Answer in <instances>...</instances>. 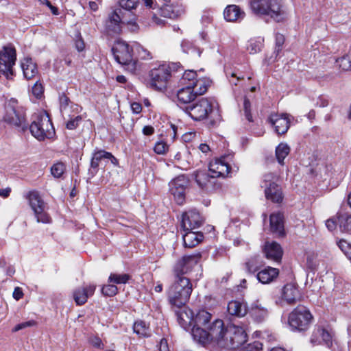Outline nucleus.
I'll return each instance as SVG.
<instances>
[{
    "instance_id": "nucleus-1",
    "label": "nucleus",
    "mask_w": 351,
    "mask_h": 351,
    "mask_svg": "<svg viewBox=\"0 0 351 351\" xmlns=\"http://www.w3.org/2000/svg\"><path fill=\"white\" fill-rule=\"evenodd\" d=\"M200 258L199 254H193L183 256L176 263L173 268L174 282L167 291L169 302L172 306L181 308L189 301L193 285L189 278L184 275L191 271Z\"/></svg>"
},
{
    "instance_id": "nucleus-2",
    "label": "nucleus",
    "mask_w": 351,
    "mask_h": 351,
    "mask_svg": "<svg viewBox=\"0 0 351 351\" xmlns=\"http://www.w3.org/2000/svg\"><path fill=\"white\" fill-rule=\"evenodd\" d=\"M250 5L254 14L268 16L278 23L288 18V12L282 0H251Z\"/></svg>"
},
{
    "instance_id": "nucleus-3",
    "label": "nucleus",
    "mask_w": 351,
    "mask_h": 351,
    "mask_svg": "<svg viewBox=\"0 0 351 351\" xmlns=\"http://www.w3.org/2000/svg\"><path fill=\"white\" fill-rule=\"evenodd\" d=\"M228 327H225L221 319H215L207 326V329L195 328L192 330L194 340L202 345L215 343L219 346H224L228 333Z\"/></svg>"
},
{
    "instance_id": "nucleus-4",
    "label": "nucleus",
    "mask_w": 351,
    "mask_h": 351,
    "mask_svg": "<svg viewBox=\"0 0 351 351\" xmlns=\"http://www.w3.org/2000/svg\"><path fill=\"white\" fill-rule=\"evenodd\" d=\"M5 109L3 119L5 122L23 131L27 128L25 109L19 104L16 99H9L5 104Z\"/></svg>"
},
{
    "instance_id": "nucleus-5",
    "label": "nucleus",
    "mask_w": 351,
    "mask_h": 351,
    "mask_svg": "<svg viewBox=\"0 0 351 351\" xmlns=\"http://www.w3.org/2000/svg\"><path fill=\"white\" fill-rule=\"evenodd\" d=\"M174 64H162L153 68L149 73L148 84L155 90L162 91L167 87Z\"/></svg>"
},
{
    "instance_id": "nucleus-6",
    "label": "nucleus",
    "mask_w": 351,
    "mask_h": 351,
    "mask_svg": "<svg viewBox=\"0 0 351 351\" xmlns=\"http://www.w3.org/2000/svg\"><path fill=\"white\" fill-rule=\"evenodd\" d=\"M280 177L275 173L268 172L263 175L261 186L264 189L267 199L274 203H281L284 195L279 184Z\"/></svg>"
},
{
    "instance_id": "nucleus-7",
    "label": "nucleus",
    "mask_w": 351,
    "mask_h": 351,
    "mask_svg": "<svg viewBox=\"0 0 351 351\" xmlns=\"http://www.w3.org/2000/svg\"><path fill=\"white\" fill-rule=\"evenodd\" d=\"M32 134L38 141L51 138L55 134V130L48 114H40L33 121L29 126Z\"/></svg>"
},
{
    "instance_id": "nucleus-8",
    "label": "nucleus",
    "mask_w": 351,
    "mask_h": 351,
    "mask_svg": "<svg viewBox=\"0 0 351 351\" xmlns=\"http://www.w3.org/2000/svg\"><path fill=\"white\" fill-rule=\"evenodd\" d=\"M313 315L304 306H298L289 316V324L294 330H306L313 320Z\"/></svg>"
},
{
    "instance_id": "nucleus-9",
    "label": "nucleus",
    "mask_w": 351,
    "mask_h": 351,
    "mask_svg": "<svg viewBox=\"0 0 351 351\" xmlns=\"http://www.w3.org/2000/svg\"><path fill=\"white\" fill-rule=\"evenodd\" d=\"M112 51L118 63L127 66V69L130 71H135L136 62L133 60L132 49L127 43L117 40L112 47Z\"/></svg>"
},
{
    "instance_id": "nucleus-10",
    "label": "nucleus",
    "mask_w": 351,
    "mask_h": 351,
    "mask_svg": "<svg viewBox=\"0 0 351 351\" xmlns=\"http://www.w3.org/2000/svg\"><path fill=\"white\" fill-rule=\"evenodd\" d=\"M213 103L207 98H202L184 108V112L193 120L200 121L208 117L213 111Z\"/></svg>"
},
{
    "instance_id": "nucleus-11",
    "label": "nucleus",
    "mask_w": 351,
    "mask_h": 351,
    "mask_svg": "<svg viewBox=\"0 0 351 351\" xmlns=\"http://www.w3.org/2000/svg\"><path fill=\"white\" fill-rule=\"evenodd\" d=\"M26 198L28 200L29 206L34 213L37 222H42L45 223H49L51 219L48 214L45 211V203L38 192L35 191H30L27 193Z\"/></svg>"
},
{
    "instance_id": "nucleus-12",
    "label": "nucleus",
    "mask_w": 351,
    "mask_h": 351,
    "mask_svg": "<svg viewBox=\"0 0 351 351\" xmlns=\"http://www.w3.org/2000/svg\"><path fill=\"white\" fill-rule=\"evenodd\" d=\"M227 332L223 348L237 349L247 341V334L242 327L230 326Z\"/></svg>"
},
{
    "instance_id": "nucleus-13",
    "label": "nucleus",
    "mask_w": 351,
    "mask_h": 351,
    "mask_svg": "<svg viewBox=\"0 0 351 351\" xmlns=\"http://www.w3.org/2000/svg\"><path fill=\"white\" fill-rule=\"evenodd\" d=\"M16 61V51L12 47H4L0 51V74L7 78L13 75L12 66Z\"/></svg>"
},
{
    "instance_id": "nucleus-14",
    "label": "nucleus",
    "mask_w": 351,
    "mask_h": 351,
    "mask_svg": "<svg viewBox=\"0 0 351 351\" xmlns=\"http://www.w3.org/2000/svg\"><path fill=\"white\" fill-rule=\"evenodd\" d=\"M188 180L184 176H179L172 180L169 184V192L178 204H182L185 199V190Z\"/></svg>"
},
{
    "instance_id": "nucleus-15",
    "label": "nucleus",
    "mask_w": 351,
    "mask_h": 351,
    "mask_svg": "<svg viewBox=\"0 0 351 351\" xmlns=\"http://www.w3.org/2000/svg\"><path fill=\"white\" fill-rule=\"evenodd\" d=\"M125 14L121 9H117L110 13L106 22V32L110 36L117 35L121 32V25L124 24L123 15Z\"/></svg>"
},
{
    "instance_id": "nucleus-16",
    "label": "nucleus",
    "mask_w": 351,
    "mask_h": 351,
    "mask_svg": "<svg viewBox=\"0 0 351 351\" xmlns=\"http://www.w3.org/2000/svg\"><path fill=\"white\" fill-rule=\"evenodd\" d=\"M332 334L321 326H315L311 336L310 342L313 345L324 343L329 348L333 347Z\"/></svg>"
},
{
    "instance_id": "nucleus-17",
    "label": "nucleus",
    "mask_w": 351,
    "mask_h": 351,
    "mask_svg": "<svg viewBox=\"0 0 351 351\" xmlns=\"http://www.w3.org/2000/svg\"><path fill=\"white\" fill-rule=\"evenodd\" d=\"M208 170L211 173V176L215 179L216 178H225L227 176L230 170V167L227 161V157L223 156L210 162Z\"/></svg>"
},
{
    "instance_id": "nucleus-18",
    "label": "nucleus",
    "mask_w": 351,
    "mask_h": 351,
    "mask_svg": "<svg viewBox=\"0 0 351 351\" xmlns=\"http://www.w3.org/2000/svg\"><path fill=\"white\" fill-rule=\"evenodd\" d=\"M203 222V218L196 210H191L182 215V227L184 230H192L199 228Z\"/></svg>"
},
{
    "instance_id": "nucleus-19",
    "label": "nucleus",
    "mask_w": 351,
    "mask_h": 351,
    "mask_svg": "<svg viewBox=\"0 0 351 351\" xmlns=\"http://www.w3.org/2000/svg\"><path fill=\"white\" fill-rule=\"evenodd\" d=\"M268 120L278 134H285L290 127V119L287 114H271Z\"/></svg>"
},
{
    "instance_id": "nucleus-20",
    "label": "nucleus",
    "mask_w": 351,
    "mask_h": 351,
    "mask_svg": "<svg viewBox=\"0 0 351 351\" xmlns=\"http://www.w3.org/2000/svg\"><path fill=\"white\" fill-rule=\"evenodd\" d=\"M191 176L201 189L208 191L214 188L215 178L206 170L195 171Z\"/></svg>"
},
{
    "instance_id": "nucleus-21",
    "label": "nucleus",
    "mask_w": 351,
    "mask_h": 351,
    "mask_svg": "<svg viewBox=\"0 0 351 351\" xmlns=\"http://www.w3.org/2000/svg\"><path fill=\"white\" fill-rule=\"evenodd\" d=\"M197 97L193 88L190 85H186L184 87L179 89L177 92V104L180 108L184 110L186 108L191 104L195 97Z\"/></svg>"
},
{
    "instance_id": "nucleus-22",
    "label": "nucleus",
    "mask_w": 351,
    "mask_h": 351,
    "mask_svg": "<svg viewBox=\"0 0 351 351\" xmlns=\"http://www.w3.org/2000/svg\"><path fill=\"white\" fill-rule=\"evenodd\" d=\"M263 252L265 257L270 261L280 263L282 259L283 251L280 244L276 241L266 242L264 245Z\"/></svg>"
},
{
    "instance_id": "nucleus-23",
    "label": "nucleus",
    "mask_w": 351,
    "mask_h": 351,
    "mask_svg": "<svg viewBox=\"0 0 351 351\" xmlns=\"http://www.w3.org/2000/svg\"><path fill=\"white\" fill-rule=\"evenodd\" d=\"M96 285L91 284L83 287H78L73 293V297L77 305L85 304L88 298L95 293Z\"/></svg>"
},
{
    "instance_id": "nucleus-24",
    "label": "nucleus",
    "mask_w": 351,
    "mask_h": 351,
    "mask_svg": "<svg viewBox=\"0 0 351 351\" xmlns=\"http://www.w3.org/2000/svg\"><path fill=\"white\" fill-rule=\"evenodd\" d=\"M282 298L289 304H293L301 298L299 290L293 284L285 285L282 292Z\"/></svg>"
},
{
    "instance_id": "nucleus-25",
    "label": "nucleus",
    "mask_w": 351,
    "mask_h": 351,
    "mask_svg": "<svg viewBox=\"0 0 351 351\" xmlns=\"http://www.w3.org/2000/svg\"><path fill=\"white\" fill-rule=\"evenodd\" d=\"M249 313L257 322H263L268 317L269 313L267 308L263 306L258 300L251 304Z\"/></svg>"
},
{
    "instance_id": "nucleus-26",
    "label": "nucleus",
    "mask_w": 351,
    "mask_h": 351,
    "mask_svg": "<svg viewBox=\"0 0 351 351\" xmlns=\"http://www.w3.org/2000/svg\"><path fill=\"white\" fill-rule=\"evenodd\" d=\"M223 15L226 21L234 22L242 20L245 16V12L236 5H229L224 10Z\"/></svg>"
},
{
    "instance_id": "nucleus-27",
    "label": "nucleus",
    "mask_w": 351,
    "mask_h": 351,
    "mask_svg": "<svg viewBox=\"0 0 351 351\" xmlns=\"http://www.w3.org/2000/svg\"><path fill=\"white\" fill-rule=\"evenodd\" d=\"M184 12L181 5L166 4L160 9V15L165 18L176 19Z\"/></svg>"
},
{
    "instance_id": "nucleus-28",
    "label": "nucleus",
    "mask_w": 351,
    "mask_h": 351,
    "mask_svg": "<svg viewBox=\"0 0 351 351\" xmlns=\"http://www.w3.org/2000/svg\"><path fill=\"white\" fill-rule=\"evenodd\" d=\"M186 232L183 235L184 247L192 248L198 245L204 239V235L200 232H193L192 230H184Z\"/></svg>"
},
{
    "instance_id": "nucleus-29",
    "label": "nucleus",
    "mask_w": 351,
    "mask_h": 351,
    "mask_svg": "<svg viewBox=\"0 0 351 351\" xmlns=\"http://www.w3.org/2000/svg\"><path fill=\"white\" fill-rule=\"evenodd\" d=\"M270 228L273 233L278 236L284 234V221L282 213H273L270 215Z\"/></svg>"
},
{
    "instance_id": "nucleus-30",
    "label": "nucleus",
    "mask_w": 351,
    "mask_h": 351,
    "mask_svg": "<svg viewBox=\"0 0 351 351\" xmlns=\"http://www.w3.org/2000/svg\"><path fill=\"white\" fill-rule=\"evenodd\" d=\"M177 319L179 324L184 328L188 329L193 323V313L190 309H184L176 312Z\"/></svg>"
},
{
    "instance_id": "nucleus-31",
    "label": "nucleus",
    "mask_w": 351,
    "mask_h": 351,
    "mask_svg": "<svg viewBox=\"0 0 351 351\" xmlns=\"http://www.w3.org/2000/svg\"><path fill=\"white\" fill-rule=\"evenodd\" d=\"M212 315L206 311H199L195 316L193 328H199L207 329V326L211 324Z\"/></svg>"
},
{
    "instance_id": "nucleus-32",
    "label": "nucleus",
    "mask_w": 351,
    "mask_h": 351,
    "mask_svg": "<svg viewBox=\"0 0 351 351\" xmlns=\"http://www.w3.org/2000/svg\"><path fill=\"white\" fill-rule=\"evenodd\" d=\"M279 271L276 268L267 267L257 274V279L263 284L273 281L278 276Z\"/></svg>"
},
{
    "instance_id": "nucleus-33",
    "label": "nucleus",
    "mask_w": 351,
    "mask_h": 351,
    "mask_svg": "<svg viewBox=\"0 0 351 351\" xmlns=\"http://www.w3.org/2000/svg\"><path fill=\"white\" fill-rule=\"evenodd\" d=\"M21 67L25 77L27 80L32 79L38 73L37 66L30 58H25L21 62Z\"/></svg>"
},
{
    "instance_id": "nucleus-34",
    "label": "nucleus",
    "mask_w": 351,
    "mask_h": 351,
    "mask_svg": "<svg viewBox=\"0 0 351 351\" xmlns=\"http://www.w3.org/2000/svg\"><path fill=\"white\" fill-rule=\"evenodd\" d=\"M227 309L229 314L237 317H243L247 313L246 305L244 303L237 300L230 302L228 304Z\"/></svg>"
},
{
    "instance_id": "nucleus-35",
    "label": "nucleus",
    "mask_w": 351,
    "mask_h": 351,
    "mask_svg": "<svg viewBox=\"0 0 351 351\" xmlns=\"http://www.w3.org/2000/svg\"><path fill=\"white\" fill-rule=\"evenodd\" d=\"M210 81L208 78H199L191 83L190 86L193 88L196 95L204 94L208 87L210 86Z\"/></svg>"
},
{
    "instance_id": "nucleus-36",
    "label": "nucleus",
    "mask_w": 351,
    "mask_h": 351,
    "mask_svg": "<svg viewBox=\"0 0 351 351\" xmlns=\"http://www.w3.org/2000/svg\"><path fill=\"white\" fill-rule=\"evenodd\" d=\"M182 51L188 54H190L193 58H199L202 53V50L189 40H183L181 43Z\"/></svg>"
},
{
    "instance_id": "nucleus-37",
    "label": "nucleus",
    "mask_w": 351,
    "mask_h": 351,
    "mask_svg": "<svg viewBox=\"0 0 351 351\" xmlns=\"http://www.w3.org/2000/svg\"><path fill=\"white\" fill-rule=\"evenodd\" d=\"M339 226L341 232L351 233V215L348 213L338 216Z\"/></svg>"
},
{
    "instance_id": "nucleus-38",
    "label": "nucleus",
    "mask_w": 351,
    "mask_h": 351,
    "mask_svg": "<svg viewBox=\"0 0 351 351\" xmlns=\"http://www.w3.org/2000/svg\"><path fill=\"white\" fill-rule=\"evenodd\" d=\"M290 152L289 146L285 143H280L276 148V156L279 164L284 165V160Z\"/></svg>"
},
{
    "instance_id": "nucleus-39",
    "label": "nucleus",
    "mask_w": 351,
    "mask_h": 351,
    "mask_svg": "<svg viewBox=\"0 0 351 351\" xmlns=\"http://www.w3.org/2000/svg\"><path fill=\"white\" fill-rule=\"evenodd\" d=\"M133 330L140 337H148L150 335L149 326L143 321H137L134 324Z\"/></svg>"
},
{
    "instance_id": "nucleus-40",
    "label": "nucleus",
    "mask_w": 351,
    "mask_h": 351,
    "mask_svg": "<svg viewBox=\"0 0 351 351\" xmlns=\"http://www.w3.org/2000/svg\"><path fill=\"white\" fill-rule=\"evenodd\" d=\"M108 152L104 150L95 151L93 154L90 163L91 167L93 169H97L99 165V162L102 159H108Z\"/></svg>"
},
{
    "instance_id": "nucleus-41",
    "label": "nucleus",
    "mask_w": 351,
    "mask_h": 351,
    "mask_svg": "<svg viewBox=\"0 0 351 351\" xmlns=\"http://www.w3.org/2000/svg\"><path fill=\"white\" fill-rule=\"evenodd\" d=\"M130 278V276L127 274H111L108 278V281L114 284H126Z\"/></svg>"
},
{
    "instance_id": "nucleus-42",
    "label": "nucleus",
    "mask_w": 351,
    "mask_h": 351,
    "mask_svg": "<svg viewBox=\"0 0 351 351\" xmlns=\"http://www.w3.org/2000/svg\"><path fill=\"white\" fill-rule=\"evenodd\" d=\"M66 169L65 165L63 162H58L55 163L51 167V173L56 178L62 177Z\"/></svg>"
},
{
    "instance_id": "nucleus-43",
    "label": "nucleus",
    "mask_w": 351,
    "mask_h": 351,
    "mask_svg": "<svg viewBox=\"0 0 351 351\" xmlns=\"http://www.w3.org/2000/svg\"><path fill=\"white\" fill-rule=\"evenodd\" d=\"M123 23L124 24H127L132 32H136L138 29V25L136 23V15L132 14L131 16H125V14L123 15Z\"/></svg>"
},
{
    "instance_id": "nucleus-44",
    "label": "nucleus",
    "mask_w": 351,
    "mask_h": 351,
    "mask_svg": "<svg viewBox=\"0 0 351 351\" xmlns=\"http://www.w3.org/2000/svg\"><path fill=\"white\" fill-rule=\"evenodd\" d=\"M197 73L194 71H185L182 75V81L185 83L186 85H190L191 83L197 80Z\"/></svg>"
},
{
    "instance_id": "nucleus-45",
    "label": "nucleus",
    "mask_w": 351,
    "mask_h": 351,
    "mask_svg": "<svg viewBox=\"0 0 351 351\" xmlns=\"http://www.w3.org/2000/svg\"><path fill=\"white\" fill-rule=\"evenodd\" d=\"M186 154V149H184L182 152H179L174 156V160L177 161L178 165H180L181 166L180 167L183 169H187L189 168V163L186 161H182V160L183 155Z\"/></svg>"
},
{
    "instance_id": "nucleus-46",
    "label": "nucleus",
    "mask_w": 351,
    "mask_h": 351,
    "mask_svg": "<svg viewBox=\"0 0 351 351\" xmlns=\"http://www.w3.org/2000/svg\"><path fill=\"white\" fill-rule=\"evenodd\" d=\"M262 43L261 41L251 40L247 47V51L250 53H256L261 50Z\"/></svg>"
},
{
    "instance_id": "nucleus-47",
    "label": "nucleus",
    "mask_w": 351,
    "mask_h": 351,
    "mask_svg": "<svg viewBox=\"0 0 351 351\" xmlns=\"http://www.w3.org/2000/svg\"><path fill=\"white\" fill-rule=\"evenodd\" d=\"M101 292L106 296H113L118 292V289L114 285H107L103 286Z\"/></svg>"
},
{
    "instance_id": "nucleus-48",
    "label": "nucleus",
    "mask_w": 351,
    "mask_h": 351,
    "mask_svg": "<svg viewBox=\"0 0 351 351\" xmlns=\"http://www.w3.org/2000/svg\"><path fill=\"white\" fill-rule=\"evenodd\" d=\"M340 68L344 71H348L351 69V60L346 56H343L337 60Z\"/></svg>"
},
{
    "instance_id": "nucleus-49",
    "label": "nucleus",
    "mask_w": 351,
    "mask_h": 351,
    "mask_svg": "<svg viewBox=\"0 0 351 351\" xmlns=\"http://www.w3.org/2000/svg\"><path fill=\"white\" fill-rule=\"evenodd\" d=\"M82 118L80 115H77L75 117H71L70 119L67 121L66 127L69 130H74L78 125L79 123L82 121Z\"/></svg>"
},
{
    "instance_id": "nucleus-50",
    "label": "nucleus",
    "mask_w": 351,
    "mask_h": 351,
    "mask_svg": "<svg viewBox=\"0 0 351 351\" xmlns=\"http://www.w3.org/2000/svg\"><path fill=\"white\" fill-rule=\"evenodd\" d=\"M263 344L259 341H254L242 348L239 351H261Z\"/></svg>"
},
{
    "instance_id": "nucleus-51",
    "label": "nucleus",
    "mask_w": 351,
    "mask_h": 351,
    "mask_svg": "<svg viewBox=\"0 0 351 351\" xmlns=\"http://www.w3.org/2000/svg\"><path fill=\"white\" fill-rule=\"evenodd\" d=\"M60 108L61 112H65L67 110V108L69 106L70 104V99L69 98L66 96L65 95H62L60 96Z\"/></svg>"
},
{
    "instance_id": "nucleus-52",
    "label": "nucleus",
    "mask_w": 351,
    "mask_h": 351,
    "mask_svg": "<svg viewBox=\"0 0 351 351\" xmlns=\"http://www.w3.org/2000/svg\"><path fill=\"white\" fill-rule=\"evenodd\" d=\"M244 113L245 118L249 121H252V115L250 112L251 104L248 99L245 98L243 102Z\"/></svg>"
},
{
    "instance_id": "nucleus-53",
    "label": "nucleus",
    "mask_w": 351,
    "mask_h": 351,
    "mask_svg": "<svg viewBox=\"0 0 351 351\" xmlns=\"http://www.w3.org/2000/svg\"><path fill=\"white\" fill-rule=\"evenodd\" d=\"M88 342L93 347L97 348L103 349L104 347V345L101 339L97 336L90 337L88 339Z\"/></svg>"
},
{
    "instance_id": "nucleus-54",
    "label": "nucleus",
    "mask_w": 351,
    "mask_h": 351,
    "mask_svg": "<svg viewBox=\"0 0 351 351\" xmlns=\"http://www.w3.org/2000/svg\"><path fill=\"white\" fill-rule=\"evenodd\" d=\"M167 145L164 142H158L156 143L154 150L158 154H164L167 150Z\"/></svg>"
},
{
    "instance_id": "nucleus-55",
    "label": "nucleus",
    "mask_w": 351,
    "mask_h": 351,
    "mask_svg": "<svg viewBox=\"0 0 351 351\" xmlns=\"http://www.w3.org/2000/svg\"><path fill=\"white\" fill-rule=\"evenodd\" d=\"M139 57L144 60H149L152 58L151 53L143 47H139L137 49Z\"/></svg>"
},
{
    "instance_id": "nucleus-56",
    "label": "nucleus",
    "mask_w": 351,
    "mask_h": 351,
    "mask_svg": "<svg viewBox=\"0 0 351 351\" xmlns=\"http://www.w3.org/2000/svg\"><path fill=\"white\" fill-rule=\"evenodd\" d=\"M36 324V322L34 320H29L25 322H23L21 324H17L13 329V332H17L20 330H22L23 328H25L27 327H31Z\"/></svg>"
},
{
    "instance_id": "nucleus-57",
    "label": "nucleus",
    "mask_w": 351,
    "mask_h": 351,
    "mask_svg": "<svg viewBox=\"0 0 351 351\" xmlns=\"http://www.w3.org/2000/svg\"><path fill=\"white\" fill-rule=\"evenodd\" d=\"M32 93L37 98L40 97L43 93L42 84L38 82L35 83L34 86L32 87Z\"/></svg>"
},
{
    "instance_id": "nucleus-58",
    "label": "nucleus",
    "mask_w": 351,
    "mask_h": 351,
    "mask_svg": "<svg viewBox=\"0 0 351 351\" xmlns=\"http://www.w3.org/2000/svg\"><path fill=\"white\" fill-rule=\"evenodd\" d=\"M285 42V36L281 34H276V50L280 51L281 50V47H282Z\"/></svg>"
},
{
    "instance_id": "nucleus-59",
    "label": "nucleus",
    "mask_w": 351,
    "mask_h": 351,
    "mask_svg": "<svg viewBox=\"0 0 351 351\" xmlns=\"http://www.w3.org/2000/svg\"><path fill=\"white\" fill-rule=\"evenodd\" d=\"M75 48L78 51H82L85 47V44L81 36H79L75 42Z\"/></svg>"
},
{
    "instance_id": "nucleus-60",
    "label": "nucleus",
    "mask_w": 351,
    "mask_h": 351,
    "mask_svg": "<svg viewBox=\"0 0 351 351\" xmlns=\"http://www.w3.org/2000/svg\"><path fill=\"white\" fill-rule=\"evenodd\" d=\"M131 109L133 113L139 114L142 111V106L138 102H133L131 104Z\"/></svg>"
},
{
    "instance_id": "nucleus-61",
    "label": "nucleus",
    "mask_w": 351,
    "mask_h": 351,
    "mask_svg": "<svg viewBox=\"0 0 351 351\" xmlns=\"http://www.w3.org/2000/svg\"><path fill=\"white\" fill-rule=\"evenodd\" d=\"M338 246L343 252H345L347 250L351 247V245L345 240H341L338 243Z\"/></svg>"
},
{
    "instance_id": "nucleus-62",
    "label": "nucleus",
    "mask_w": 351,
    "mask_h": 351,
    "mask_svg": "<svg viewBox=\"0 0 351 351\" xmlns=\"http://www.w3.org/2000/svg\"><path fill=\"white\" fill-rule=\"evenodd\" d=\"M23 296L22 289L20 287H16L13 291V298L16 300H19Z\"/></svg>"
},
{
    "instance_id": "nucleus-63",
    "label": "nucleus",
    "mask_w": 351,
    "mask_h": 351,
    "mask_svg": "<svg viewBox=\"0 0 351 351\" xmlns=\"http://www.w3.org/2000/svg\"><path fill=\"white\" fill-rule=\"evenodd\" d=\"M326 226L330 231H332L336 228L337 223L333 219H329L326 221Z\"/></svg>"
},
{
    "instance_id": "nucleus-64",
    "label": "nucleus",
    "mask_w": 351,
    "mask_h": 351,
    "mask_svg": "<svg viewBox=\"0 0 351 351\" xmlns=\"http://www.w3.org/2000/svg\"><path fill=\"white\" fill-rule=\"evenodd\" d=\"M159 351H169L167 339H162L160 340Z\"/></svg>"
}]
</instances>
